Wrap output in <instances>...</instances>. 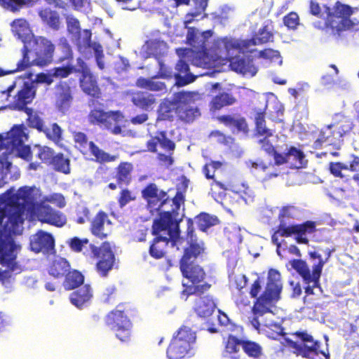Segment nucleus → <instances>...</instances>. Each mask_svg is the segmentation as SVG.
<instances>
[{
	"label": "nucleus",
	"instance_id": "obj_60",
	"mask_svg": "<svg viewBox=\"0 0 359 359\" xmlns=\"http://www.w3.org/2000/svg\"><path fill=\"white\" fill-rule=\"evenodd\" d=\"M118 299L117 289L115 286L111 285L105 288L102 294V299L105 304H112Z\"/></svg>",
	"mask_w": 359,
	"mask_h": 359
},
{
	"label": "nucleus",
	"instance_id": "obj_7",
	"mask_svg": "<svg viewBox=\"0 0 359 359\" xmlns=\"http://www.w3.org/2000/svg\"><path fill=\"white\" fill-rule=\"evenodd\" d=\"M180 269L182 276L191 282V285L184 284L182 294L187 297L191 295L201 296L208 292L212 285L205 282L206 273L199 264L193 262L180 263Z\"/></svg>",
	"mask_w": 359,
	"mask_h": 359
},
{
	"label": "nucleus",
	"instance_id": "obj_35",
	"mask_svg": "<svg viewBox=\"0 0 359 359\" xmlns=\"http://www.w3.org/2000/svg\"><path fill=\"white\" fill-rule=\"evenodd\" d=\"M243 340L233 334H229L226 338H224V356L229 359H239L241 355V347L243 348Z\"/></svg>",
	"mask_w": 359,
	"mask_h": 359
},
{
	"label": "nucleus",
	"instance_id": "obj_55",
	"mask_svg": "<svg viewBox=\"0 0 359 359\" xmlns=\"http://www.w3.org/2000/svg\"><path fill=\"white\" fill-rule=\"evenodd\" d=\"M242 348L248 356L250 358H258L262 354L261 346L255 341L243 340Z\"/></svg>",
	"mask_w": 359,
	"mask_h": 359
},
{
	"label": "nucleus",
	"instance_id": "obj_30",
	"mask_svg": "<svg viewBox=\"0 0 359 359\" xmlns=\"http://www.w3.org/2000/svg\"><path fill=\"white\" fill-rule=\"evenodd\" d=\"M342 142L332 124L325 126L320 129L317 139L313 142V148L320 149L323 144L337 146Z\"/></svg>",
	"mask_w": 359,
	"mask_h": 359
},
{
	"label": "nucleus",
	"instance_id": "obj_45",
	"mask_svg": "<svg viewBox=\"0 0 359 359\" xmlns=\"http://www.w3.org/2000/svg\"><path fill=\"white\" fill-rule=\"evenodd\" d=\"M63 278L62 285L66 290L77 288L84 282L83 275L79 271L71 268Z\"/></svg>",
	"mask_w": 359,
	"mask_h": 359
},
{
	"label": "nucleus",
	"instance_id": "obj_6",
	"mask_svg": "<svg viewBox=\"0 0 359 359\" xmlns=\"http://www.w3.org/2000/svg\"><path fill=\"white\" fill-rule=\"evenodd\" d=\"M131 306L128 303H120L104 317L105 325L114 332L122 342H128L131 337Z\"/></svg>",
	"mask_w": 359,
	"mask_h": 359
},
{
	"label": "nucleus",
	"instance_id": "obj_31",
	"mask_svg": "<svg viewBox=\"0 0 359 359\" xmlns=\"http://www.w3.org/2000/svg\"><path fill=\"white\" fill-rule=\"evenodd\" d=\"M254 135L257 137H271L275 130L266 126V109H254Z\"/></svg>",
	"mask_w": 359,
	"mask_h": 359
},
{
	"label": "nucleus",
	"instance_id": "obj_24",
	"mask_svg": "<svg viewBox=\"0 0 359 359\" xmlns=\"http://www.w3.org/2000/svg\"><path fill=\"white\" fill-rule=\"evenodd\" d=\"M303 227L304 226H278L271 236V241L278 248H280L281 243L279 237L294 236L296 242L299 244H309V238L304 236Z\"/></svg>",
	"mask_w": 359,
	"mask_h": 359
},
{
	"label": "nucleus",
	"instance_id": "obj_47",
	"mask_svg": "<svg viewBox=\"0 0 359 359\" xmlns=\"http://www.w3.org/2000/svg\"><path fill=\"white\" fill-rule=\"evenodd\" d=\"M177 93L172 101L165 100L161 103L158 109L159 116L162 120L172 121L176 114Z\"/></svg>",
	"mask_w": 359,
	"mask_h": 359
},
{
	"label": "nucleus",
	"instance_id": "obj_52",
	"mask_svg": "<svg viewBox=\"0 0 359 359\" xmlns=\"http://www.w3.org/2000/svg\"><path fill=\"white\" fill-rule=\"evenodd\" d=\"M22 58L18 62L17 67L14 72L23 71L28 67L34 65L33 60H30L29 53H32L31 48L29 46L28 42L25 43L22 48Z\"/></svg>",
	"mask_w": 359,
	"mask_h": 359
},
{
	"label": "nucleus",
	"instance_id": "obj_20",
	"mask_svg": "<svg viewBox=\"0 0 359 359\" xmlns=\"http://www.w3.org/2000/svg\"><path fill=\"white\" fill-rule=\"evenodd\" d=\"M186 241V246L184 248L183 255L180 260V263L191 262V259H196L202 255L205 250V243L202 240H198L196 234L194 233V226H187V234L184 238V242Z\"/></svg>",
	"mask_w": 359,
	"mask_h": 359
},
{
	"label": "nucleus",
	"instance_id": "obj_8",
	"mask_svg": "<svg viewBox=\"0 0 359 359\" xmlns=\"http://www.w3.org/2000/svg\"><path fill=\"white\" fill-rule=\"evenodd\" d=\"M16 87V82L13 81L6 89L1 91L2 95H6V101L8 104L4 106V109H8L12 111H31V108L27 105L31 104L36 97V86L34 85V82L25 81L23 85L13 96L11 100H8L11 93Z\"/></svg>",
	"mask_w": 359,
	"mask_h": 359
},
{
	"label": "nucleus",
	"instance_id": "obj_62",
	"mask_svg": "<svg viewBox=\"0 0 359 359\" xmlns=\"http://www.w3.org/2000/svg\"><path fill=\"white\" fill-rule=\"evenodd\" d=\"M136 199L134 194L128 189H122L118 198V203L120 208L125 207L128 203Z\"/></svg>",
	"mask_w": 359,
	"mask_h": 359
},
{
	"label": "nucleus",
	"instance_id": "obj_13",
	"mask_svg": "<svg viewBox=\"0 0 359 359\" xmlns=\"http://www.w3.org/2000/svg\"><path fill=\"white\" fill-rule=\"evenodd\" d=\"M223 163L219 161H211L205 163L203 167L202 171L205 177L208 180H212V187H217L223 191H230L241 197L250 196L251 190L249 187L239 180H234L227 182H222L215 179V172L221 168Z\"/></svg>",
	"mask_w": 359,
	"mask_h": 359
},
{
	"label": "nucleus",
	"instance_id": "obj_9",
	"mask_svg": "<svg viewBox=\"0 0 359 359\" xmlns=\"http://www.w3.org/2000/svg\"><path fill=\"white\" fill-rule=\"evenodd\" d=\"M189 182V180L185 175H181L177 178V191L172 198L173 205L172 210L159 212L158 218L154 221L153 224H180L182 222V217H180L179 210L181 205L185 202Z\"/></svg>",
	"mask_w": 359,
	"mask_h": 359
},
{
	"label": "nucleus",
	"instance_id": "obj_50",
	"mask_svg": "<svg viewBox=\"0 0 359 359\" xmlns=\"http://www.w3.org/2000/svg\"><path fill=\"white\" fill-rule=\"evenodd\" d=\"M339 119L331 123L338 135H340V140L353 128V123L350 118L343 115H336Z\"/></svg>",
	"mask_w": 359,
	"mask_h": 359
},
{
	"label": "nucleus",
	"instance_id": "obj_28",
	"mask_svg": "<svg viewBox=\"0 0 359 359\" xmlns=\"http://www.w3.org/2000/svg\"><path fill=\"white\" fill-rule=\"evenodd\" d=\"M167 153H173L175 149V143L167 136V133L164 130L157 131L156 135L151 137L147 143V150L152 153L157 152V145Z\"/></svg>",
	"mask_w": 359,
	"mask_h": 359
},
{
	"label": "nucleus",
	"instance_id": "obj_19",
	"mask_svg": "<svg viewBox=\"0 0 359 359\" xmlns=\"http://www.w3.org/2000/svg\"><path fill=\"white\" fill-rule=\"evenodd\" d=\"M74 141L83 154L87 153V146L89 147L90 154L95 157V161L99 163H105L115 161L118 158L117 155H111L101 149L93 141H88L87 135L83 132H73Z\"/></svg>",
	"mask_w": 359,
	"mask_h": 359
},
{
	"label": "nucleus",
	"instance_id": "obj_36",
	"mask_svg": "<svg viewBox=\"0 0 359 359\" xmlns=\"http://www.w3.org/2000/svg\"><path fill=\"white\" fill-rule=\"evenodd\" d=\"M230 67L234 72L244 76H254L257 72V68L254 65L252 59L233 58L230 62Z\"/></svg>",
	"mask_w": 359,
	"mask_h": 359
},
{
	"label": "nucleus",
	"instance_id": "obj_23",
	"mask_svg": "<svg viewBox=\"0 0 359 359\" xmlns=\"http://www.w3.org/2000/svg\"><path fill=\"white\" fill-rule=\"evenodd\" d=\"M29 249L35 253L52 254L55 251L54 238L50 233L40 230L31 236Z\"/></svg>",
	"mask_w": 359,
	"mask_h": 359
},
{
	"label": "nucleus",
	"instance_id": "obj_61",
	"mask_svg": "<svg viewBox=\"0 0 359 359\" xmlns=\"http://www.w3.org/2000/svg\"><path fill=\"white\" fill-rule=\"evenodd\" d=\"M196 224H217L219 222L216 216L201 212L194 218Z\"/></svg>",
	"mask_w": 359,
	"mask_h": 359
},
{
	"label": "nucleus",
	"instance_id": "obj_18",
	"mask_svg": "<svg viewBox=\"0 0 359 359\" xmlns=\"http://www.w3.org/2000/svg\"><path fill=\"white\" fill-rule=\"evenodd\" d=\"M93 257L97 259L95 269L102 277H107L114 268L116 257L109 243L104 242L100 247L90 244Z\"/></svg>",
	"mask_w": 359,
	"mask_h": 359
},
{
	"label": "nucleus",
	"instance_id": "obj_48",
	"mask_svg": "<svg viewBox=\"0 0 359 359\" xmlns=\"http://www.w3.org/2000/svg\"><path fill=\"white\" fill-rule=\"evenodd\" d=\"M39 0H0V6L11 12H19L25 6H30Z\"/></svg>",
	"mask_w": 359,
	"mask_h": 359
},
{
	"label": "nucleus",
	"instance_id": "obj_44",
	"mask_svg": "<svg viewBox=\"0 0 359 359\" xmlns=\"http://www.w3.org/2000/svg\"><path fill=\"white\" fill-rule=\"evenodd\" d=\"M133 165L129 162H121L115 168V179L117 184L121 187L123 184L128 185L132 180L131 174Z\"/></svg>",
	"mask_w": 359,
	"mask_h": 359
},
{
	"label": "nucleus",
	"instance_id": "obj_29",
	"mask_svg": "<svg viewBox=\"0 0 359 359\" xmlns=\"http://www.w3.org/2000/svg\"><path fill=\"white\" fill-rule=\"evenodd\" d=\"M79 82L83 93L95 100L101 98L102 91L98 84V79L93 72L86 75H81Z\"/></svg>",
	"mask_w": 359,
	"mask_h": 359
},
{
	"label": "nucleus",
	"instance_id": "obj_22",
	"mask_svg": "<svg viewBox=\"0 0 359 359\" xmlns=\"http://www.w3.org/2000/svg\"><path fill=\"white\" fill-rule=\"evenodd\" d=\"M180 226H152V234L156 241L169 244L172 247L184 243V238L180 236Z\"/></svg>",
	"mask_w": 359,
	"mask_h": 359
},
{
	"label": "nucleus",
	"instance_id": "obj_49",
	"mask_svg": "<svg viewBox=\"0 0 359 359\" xmlns=\"http://www.w3.org/2000/svg\"><path fill=\"white\" fill-rule=\"evenodd\" d=\"M136 85L141 88L151 91H166V85L164 82L154 81L153 78L140 77L137 79Z\"/></svg>",
	"mask_w": 359,
	"mask_h": 359
},
{
	"label": "nucleus",
	"instance_id": "obj_32",
	"mask_svg": "<svg viewBox=\"0 0 359 359\" xmlns=\"http://www.w3.org/2000/svg\"><path fill=\"white\" fill-rule=\"evenodd\" d=\"M69 262L60 256L55 257L48 264L47 271L48 274L57 280H61L70 269Z\"/></svg>",
	"mask_w": 359,
	"mask_h": 359
},
{
	"label": "nucleus",
	"instance_id": "obj_54",
	"mask_svg": "<svg viewBox=\"0 0 359 359\" xmlns=\"http://www.w3.org/2000/svg\"><path fill=\"white\" fill-rule=\"evenodd\" d=\"M156 241L155 238L153 239L149 246V252L151 257L160 259L165 257L166 254L165 250L168 245Z\"/></svg>",
	"mask_w": 359,
	"mask_h": 359
},
{
	"label": "nucleus",
	"instance_id": "obj_12",
	"mask_svg": "<svg viewBox=\"0 0 359 359\" xmlns=\"http://www.w3.org/2000/svg\"><path fill=\"white\" fill-rule=\"evenodd\" d=\"M300 339L302 344H298L289 338H285L283 344L294 349V353L300 355L304 358H312L321 354L326 359H330V354L326 353L323 351H320V341L315 340L313 336L306 331H297L292 334Z\"/></svg>",
	"mask_w": 359,
	"mask_h": 359
},
{
	"label": "nucleus",
	"instance_id": "obj_27",
	"mask_svg": "<svg viewBox=\"0 0 359 359\" xmlns=\"http://www.w3.org/2000/svg\"><path fill=\"white\" fill-rule=\"evenodd\" d=\"M304 210L294 204H286L279 209V224H296L304 218Z\"/></svg>",
	"mask_w": 359,
	"mask_h": 359
},
{
	"label": "nucleus",
	"instance_id": "obj_43",
	"mask_svg": "<svg viewBox=\"0 0 359 359\" xmlns=\"http://www.w3.org/2000/svg\"><path fill=\"white\" fill-rule=\"evenodd\" d=\"M236 102L237 99L232 93L220 92L212 98L210 107L212 111H219L225 107L236 104Z\"/></svg>",
	"mask_w": 359,
	"mask_h": 359
},
{
	"label": "nucleus",
	"instance_id": "obj_16",
	"mask_svg": "<svg viewBox=\"0 0 359 359\" xmlns=\"http://www.w3.org/2000/svg\"><path fill=\"white\" fill-rule=\"evenodd\" d=\"M325 12L327 14L325 25L337 32L349 29L354 25L350 16L353 11L351 7L348 5L341 4L339 2L334 7V11L328 6H325Z\"/></svg>",
	"mask_w": 359,
	"mask_h": 359
},
{
	"label": "nucleus",
	"instance_id": "obj_58",
	"mask_svg": "<svg viewBox=\"0 0 359 359\" xmlns=\"http://www.w3.org/2000/svg\"><path fill=\"white\" fill-rule=\"evenodd\" d=\"M38 148V153L36 154L42 163L50 164L51 161L54 157V150L47 146H36Z\"/></svg>",
	"mask_w": 359,
	"mask_h": 359
},
{
	"label": "nucleus",
	"instance_id": "obj_64",
	"mask_svg": "<svg viewBox=\"0 0 359 359\" xmlns=\"http://www.w3.org/2000/svg\"><path fill=\"white\" fill-rule=\"evenodd\" d=\"M284 25L290 29H295L299 24L297 13L290 12L283 18Z\"/></svg>",
	"mask_w": 359,
	"mask_h": 359
},
{
	"label": "nucleus",
	"instance_id": "obj_15",
	"mask_svg": "<svg viewBox=\"0 0 359 359\" xmlns=\"http://www.w3.org/2000/svg\"><path fill=\"white\" fill-rule=\"evenodd\" d=\"M28 44L34 55L35 66L44 67L53 62L55 46L51 40L43 36H32Z\"/></svg>",
	"mask_w": 359,
	"mask_h": 359
},
{
	"label": "nucleus",
	"instance_id": "obj_37",
	"mask_svg": "<svg viewBox=\"0 0 359 359\" xmlns=\"http://www.w3.org/2000/svg\"><path fill=\"white\" fill-rule=\"evenodd\" d=\"M273 26L271 20H268L258 32L248 41V45H262L273 41V34L272 32Z\"/></svg>",
	"mask_w": 359,
	"mask_h": 359
},
{
	"label": "nucleus",
	"instance_id": "obj_53",
	"mask_svg": "<svg viewBox=\"0 0 359 359\" xmlns=\"http://www.w3.org/2000/svg\"><path fill=\"white\" fill-rule=\"evenodd\" d=\"M43 131L48 140L53 142L56 145H62V130L57 123L51 124L50 128H46Z\"/></svg>",
	"mask_w": 359,
	"mask_h": 359
},
{
	"label": "nucleus",
	"instance_id": "obj_1",
	"mask_svg": "<svg viewBox=\"0 0 359 359\" xmlns=\"http://www.w3.org/2000/svg\"><path fill=\"white\" fill-rule=\"evenodd\" d=\"M22 125L16 126L5 134H0V188L4 187L10 180H17L20 176L18 168L11 173L13 168L11 158L14 155L26 161H30L32 158L31 148L28 145H24L28 136L25 132Z\"/></svg>",
	"mask_w": 359,
	"mask_h": 359
},
{
	"label": "nucleus",
	"instance_id": "obj_26",
	"mask_svg": "<svg viewBox=\"0 0 359 359\" xmlns=\"http://www.w3.org/2000/svg\"><path fill=\"white\" fill-rule=\"evenodd\" d=\"M216 118L219 123L230 129L233 134L240 133L248 134L249 133L248 124L243 116L223 114Z\"/></svg>",
	"mask_w": 359,
	"mask_h": 359
},
{
	"label": "nucleus",
	"instance_id": "obj_17",
	"mask_svg": "<svg viewBox=\"0 0 359 359\" xmlns=\"http://www.w3.org/2000/svg\"><path fill=\"white\" fill-rule=\"evenodd\" d=\"M197 93L181 91L177 93L176 115L185 123H191L201 115L199 109L196 106Z\"/></svg>",
	"mask_w": 359,
	"mask_h": 359
},
{
	"label": "nucleus",
	"instance_id": "obj_40",
	"mask_svg": "<svg viewBox=\"0 0 359 359\" xmlns=\"http://www.w3.org/2000/svg\"><path fill=\"white\" fill-rule=\"evenodd\" d=\"M38 15L42 22L54 31H57L60 28L61 19L60 14L55 10L46 7L40 9Z\"/></svg>",
	"mask_w": 359,
	"mask_h": 359
},
{
	"label": "nucleus",
	"instance_id": "obj_41",
	"mask_svg": "<svg viewBox=\"0 0 359 359\" xmlns=\"http://www.w3.org/2000/svg\"><path fill=\"white\" fill-rule=\"evenodd\" d=\"M211 32L207 31L203 33H198L195 28L189 27L187 35V43L196 51L202 52L205 50L206 35H210Z\"/></svg>",
	"mask_w": 359,
	"mask_h": 359
},
{
	"label": "nucleus",
	"instance_id": "obj_42",
	"mask_svg": "<svg viewBox=\"0 0 359 359\" xmlns=\"http://www.w3.org/2000/svg\"><path fill=\"white\" fill-rule=\"evenodd\" d=\"M177 73L175 74L176 84L178 86H184L195 80V76L189 74V66L184 60H180L175 67Z\"/></svg>",
	"mask_w": 359,
	"mask_h": 359
},
{
	"label": "nucleus",
	"instance_id": "obj_21",
	"mask_svg": "<svg viewBox=\"0 0 359 359\" xmlns=\"http://www.w3.org/2000/svg\"><path fill=\"white\" fill-rule=\"evenodd\" d=\"M142 197L146 201L149 208L159 210L165 205L169 197L168 192L159 189L155 183H149L141 191Z\"/></svg>",
	"mask_w": 359,
	"mask_h": 359
},
{
	"label": "nucleus",
	"instance_id": "obj_33",
	"mask_svg": "<svg viewBox=\"0 0 359 359\" xmlns=\"http://www.w3.org/2000/svg\"><path fill=\"white\" fill-rule=\"evenodd\" d=\"M313 227H303L304 236L309 238L314 242L317 243H329L331 241L334 228L331 226L330 228L321 227L316 228V226H312Z\"/></svg>",
	"mask_w": 359,
	"mask_h": 359
},
{
	"label": "nucleus",
	"instance_id": "obj_5",
	"mask_svg": "<svg viewBox=\"0 0 359 359\" xmlns=\"http://www.w3.org/2000/svg\"><path fill=\"white\" fill-rule=\"evenodd\" d=\"M27 199L22 189L15 193L8 190L0 196V224H23L24 205Z\"/></svg>",
	"mask_w": 359,
	"mask_h": 359
},
{
	"label": "nucleus",
	"instance_id": "obj_39",
	"mask_svg": "<svg viewBox=\"0 0 359 359\" xmlns=\"http://www.w3.org/2000/svg\"><path fill=\"white\" fill-rule=\"evenodd\" d=\"M196 300L194 311L196 314L203 318L212 316L216 308L213 299L210 295L201 297Z\"/></svg>",
	"mask_w": 359,
	"mask_h": 359
},
{
	"label": "nucleus",
	"instance_id": "obj_59",
	"mask_svg": "<svg viewBox=\"0 0 359 359\" xmlns=\"http://www.w3.org/2000/svg\"><path fill=\"white\" fill-rule=\"evenodd\" d=\"M75 71V67L71 64L65 66L54 67L51 69L53 76L55 78L65 79L68 77Z\"/></svg>",
	"mask_w": 359,
	"mask_h": 359
},
{
	"label": "nucleus",
	"instance_id": "obj_25",
	"mask_svg": "<svg viewBox=\"0 0 359 359\" xmlns=\"http://www.w3.org/2000/svg\"><path fill=\"white\" fill-rule=\"evenodd\" d=\"M55 88L56 106L64 113L69 109L74 100L72 87L67 81H60Z\"/></svg>",
	"mask_w": 359,
	"mask_h": 359
},
{
	"label": "nucleus",
	"instance_id": "obj_51",
	"mask_svg": "<svg viewBox=\"0 0 359 359\" xmlns=\"http://www.w3.org/2000/svg\"><path fill=\"white\" fill-rule=\"evenodd\" d=\"M50 165H53L55 171L65 175L70 173V160L65 157L62 153L55 154Z\"/></svg>",
	"mask_w": 359,
	"mask_h": 359
},
{
	"label": "nucleus",
	"instance_id": "obj_4",
	"mask_svg": "<svg viewBox=\"0 0 359 359\" xmlns=\"http://www.w3.org/2000/svg\"><path fill=\"white\" fill-rule=\"evenodd\" d=\"M18 189L28 196L25 203L23 210V223L26 219L29 222H40L48 224H64L65 219L62 214L53 210L50 206L36 203L34 187L23 186Z\"/></svg>",
	"mask_w": 359,
	"mask_h": 359
},
{
	"label": "nucleus",
	"instance_id": "obj_3",
	"mask_svg": "<svg viewBox=\"0 0 359 359\" xmlns=\"http://www.w3.org/2000/svg\"><path fill=\"white\" fill-rule=\"evenodd\" d=\"M281 276L279 271L271 269L268 273L267 283L264 292L257 297L262 290V281L257 278L250 286V294L256 298L252 311L254 315L263 316L271 312L274 303L280 299L282 290Z\"/></svg>",
	"mask_w": 359,
	"mask_h": 359
},
{
	"label": "nucleus",
	"instance_id": "obj_14",
	"mask_svg": "<svg viewBox=\"0 0 359 359\" xmlns=\"http://www.w3.org/2000/svg\"><path fill=\"white\" fill-rule=\"evenodd\" d=\"M124 116L120 111H105L103 109L94 108L88 115V121L91 125L98 126L101 128L118 135L122 132L118 123L123 121Z\"/></svg>",
	"mask_w": 359,
	"mask_h": 359
},
{
	"label": "nucleus",
	"instance_id": "obj_46",
	"mask_svg": "<svg viewBox=\"0 0 359 359\" xmlns=\"http://www.w3.org/2000/svg\"><path fill=\"white\" fill-rule=\"evenodd\" d=\"M132 102L137 107L144 110H149L156 102V100L153 94L139 91L134 94Z\"/></svg>",
	"mask_w": 359,
	"mask_h": 359
},
{
	"label": "nucleus",
	"instance_id": "obj_34",
	"mask_svg": "<svg viewBox=\"0 0 359 359\" xmlns=\"http://www.w3.org/2000/svg\"><path fill=\"white\" fill-rule=\"evenodd\" d=\"M93 297V290L89 285L79 287L70 294V301L79 309L87 306Z\"/></svg>",
	"mask_w": 359,
	"mask_h": 359
},
{
	"label": "nucleus",
	"instance_id": "obj_38",
	"mask_svg": "<svg viewBox=\"0 0 359 359\" xmlns=\"http://www.w3.org/2000/svg\"><path fill=\"white\" fill-rule=\"evenodd\" d=\"M248 283V278L245 275L238 274L236 275L232 280V285L238 290V292L233 294L234 301L237 306H246L250 304L248 297L244 294L242 291Z\"/></svg>",
	"mask_w": 359,
	"mask_h": 359
},
{
	"label": "nucleus",
	"instance_id": "obj_2",
	"mask_svg": "<svg viewBox=\"0 0 359 359\" xmlns=\"http://www.w3.org/2000/svg\"><path fill=\"white\" fill-rule=\"evenodd\" d=\"M22 231L23 226H0V281L3 284L9 283L20 271L17 258L22 247L15 243L14 236Z\"/></svg>",
	"mask_w": 359,
	"mask_h": 359
},
{
	"label": "nucleus",
	"instance_id": "obj_10",
	"mask_svg": "<svg viewBox=\"0 0 359 359\" xmlns=\"http://www.w3.org/2000/svg\"><path fill=\"white\" fill-rule=\"evenodd\" d=\"M196 339V332L191 327L182 325L167 348L169 359H182L188 355Z\"/></svg>",
	"mask_w": 359,
	"mask_h": 359
},
{
	"label": "nucleus",
	"instance_id": "obj_11",
	"mask_svg": "<svg viewBox=\"0 0 359 359\" xmlns=\"http://www.w3.org/2000/svg\"><path fill=\"white\" fill-rule=\"evenodd\" d=\"M333 251V250H331L329 248H326L325 252L327 257L325 259L322 258L318 252L315 251L310 252L309 253L310 258L318 259V262L313 265L311 271L306 262L303 259H293L289 263L291 267L302 277L304 283H307L312 280L317 282L318 278H320L325 264L328 261Z\"/></svg>",
	"mask_w": 359,
	"mask_h": 359
},
{
	"label": "nucleus",
	"instance_id": "obj_56",
	"mask_svg": "<svg viewBox=\"0 0 359 359\" xmlns=\"http://www.w3.org/2000/svg\"><path fill=\"white\" fill-rule=\"evenodd\" d=\"M58 45L62 53V55L58 59V62H63L67 61L68 63H70L73 60V51L67 39L65 37L60 38Z\"/></svg>",
	"mask_w": 359,
	"mask_h": 359
},
{
	"label": "nucleus",
	"instance_id": "obj_63",
	"mask_svg": "<svg viewBox=\"0 0 359 359\" xmlns=\"http://www.w3.org/2000/svg\"><path fill=\"white\" fill-rule=\"evenodd\" d=\"M342 170H348V165L341 162H330L329 163V171L335 177L343 178Z\"/></svg>",
	"mask_w": 359,
	"mask_h": 359
},
{
	"label": "nucleus",
	"instance_id": "obj_57",
	"mask_svg": "<svg viewBox=\"0 0 359 359\" xmlns=\"http://www.w3.org/2000/svg\"><path fill=\"white\" fill-rule=\"evenodd\" d=\"M24 112L27 115V123L29 127L36 128L39 131L43 130V121L36 113L34 112L32 108L31 111L27 110Z\"/></svg>",
	"mask_w": 359,
	"mask_h": 359
}]
</instances>
